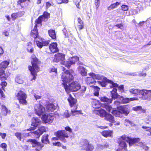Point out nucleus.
I'll list each match as a JSON object with an SVG mask.
<instances>
[{
	"label": "nucleus",
	"instance_id": "7ed1b4c3",
	"mask_svg": "<svg viewBox=\"0 0 151 151\" xmlns=\"http://www.w3.org/2000/svg\"><path fill=\"white\" fill-rule=\"evenodd\" d=\"M129 91L132 94L142 95L141 98L142 99L148 101H151V90L131 88L129 89Z\"/></svg>",
	"mask_w": 151,
	"mask_h": 151
},
{
	"label": "nucleus",
	"instance_id": "473e14b6",
	"mask_svg": "<svg viewBox=\"0 0 151 151\" xmlns=\"http://www.w3.org/2000/svg\"><path fill=\"white\" fill-rule=\"evenodd\" d=\"M80 73L82 76H85L87 75V71L85 68L82 66H79L78 68Z\"/></svg>",
	"mask_w": 151,
	"mask_h": 151
},
{
	"label": "nucleus",
	"instance_id": "4be33fe9",
	"mask_svg": "<svg viewBox=\"0 0 151 151\" xmlns=\"http://www.w3.org/2000/svg\"><path fill=\"white\" fill-rule=\"evenodd\" d=\"M49 17L50 14L46 12H45L43 13L42 16L40 17L38 19L36 20V23L40 24L41 22L44 19H47Z\"/></svg>",
	"mask_w": 151,
	"mask_h": 151
},
{
	"label": "nucleus",
	"instance_id": "09e8293b",
	"mask_svg": "<svg viewBox=\"0 0 151 151\" xmlns=\"http://www.w3.org/2000/svg\"><path fill=\"white\" fill-rule=\"evenodd\" d=\"M113 87L114 88H115L116 87H117L118 89L120 91V92H122L124 91V87L123 85H121L119 86H118H118L116 87Z\"/></svg>",
	"mask_w": 151,
	"mask_h": 151
},
{
	"label": "nucleus",
	"instance_id": "338daca9",
	"mask_svg": "<svg viewBox=\"0 0 151 151\" xmlns=\"http://www.w3.org/2000/svg\"><path fill=\"white\" fill-rule=\"evenodd\" d=\"M24 11L20 12L17 13L18 14V17H20L22 16L24 14Z\"/></svg>",
	"mask_w": 151,
	"mask_h": 151
},
{
	"label": "nucleus",
	"instance_id": "412c9836",
	"mask_svg": "<svg viewBox=\"0 0 151 151\" xmlns=\"http://www.w3.org/2000/svg\"><path fill=\"white\" fill-rule=\"evenodd\" d=\"M29 134H31L30 132L28 133L17 132L15 133V135L20 140L23 141L25 137L30 135Z\"/></svg>",
	"mask_w": 151,
	"mask_h": 151
},
{
	"label": "nucleus",
	"instance_id": "603ef678",
	"mask_svg": "<svg viewBox=\"0 0 151 151\" xmlns=\"http://www.w3.org/2000/svg\"><path fill=\"white\" fill-rule=\"evenodd\" d=\"M95 4L96 6V9H97L99 6L100 0H95Z\"/></svg>",
	"mask_w": 151,
	"mask_h": 151
},
{
	"label": "nucleus",
	"instance_id": "39448f33",
	"mask_svg": "<svg viewBox=\"0 0 151 151\" xmlns=\"http://www.w3.org/2000/svg\"><path fill=\"white\" fill-rule=\"evenodd\" d=\"M81 146V149L86 151H92L94 149L93 145L86 140L83 141Z\"/></svg>",
	"mask_w": 151,
	"mask_h": 151
},
{
	"label": "nucleus",
	"instance_id": "bb28decb",
	"mask_svg": "<svg viewBox=\"0 0 151 151\" xmlns=\"http://www.w3.org/2000/svg\"><path fill=\"white\" fill-rule=\"evenodd\" d=\"M118 109L120 111L122 115L124 114L125 115H127L129 112V109L125 106L119 107Z\"/></svg>",
	"mask_w": 151,
	"mask_h": 151
},
{
	"label": "nucleus",
	"instance_id": "4c0bfd02",
	"mask_svg": "<svg viewBox=\"0 0 151 151\" xmlns=\"http://www.w3.org/2000/svg\"><path fill=\"white\" fill-rule=\"evenodd\" d=\"M48 135L45 134L42 136V143L45 144L49 143V141L48 139Z\"/></svg>",
	"mask_w": 151,
	"mask_h": 151
},
{
	"label": "nucleus",
	"instance_id": "c03bdc74",
	"mask_svg": "<svg viewBox=\"0 0 151 151\" xmlns=\"http://www.w3.org/2000/svg\"><path fill=\"white\" fill-rule=\"evenodd\" d=\"M94 95L96 96H98L99 95V92L100 88L97 86H94Z\"/></svg>",
	"mask_w": 151,
	"mask_h": 151
},
{
	"label": "nucleus",
	"instance_id": "5701e85b",
	"mask_svg": "<svg viewBox=\"0 0 151 151\" xmlns=\"http://www.w3.org/2000/svg\"><path fill=\"white\" fill-rule=\"evenodd\" d=\"M94 112L100 116L101 117H105L107 113L104 110L101 109H98L95 110Z\"/></svg>",
	"mask_w": 151,
	"mask_h": 151
},
{
	"label": "nucleus",
	"instance_id": "c756f323",
	"mask_svg": "<svg viewBox=\"0 0 151 151\" xmlns=\"http://www.w3.org/2000/svg\"><path fill=\"white\" fill-rule=\"evenodd\" d=\"M101 134L104 137H113V132L111 130H105L103 131Z\"/></svg>",
	"mask_w": 151,
	"mask_h": 151
},
{
	"label": "nucleus",
	"instance_id": "e2e57ef3",
	"mask_svg": "<svg viewBox=\"0 0 151 151\" xmlns=\"http://www.w3.org/2000/svg\"><path fill=\"white\" fill-rule=\"evenodd\" d=\"M0 135L2 139H4L5 138L6 135V134L5 133H3L0 132Z\"/></svg>",
	"mask_w": 151,
	"mask_h": 151
},
{
	"label": "nucleus",
	"instance_id": "0eeeda50",
	"mask_svg": "<svg viewBox=\"0 0 151 151\" xmlns=\"http://www.w3.org/2000/svg\"><path fill=\"white\" fill-rule=\"evenodd\" d=\"M16 97L20 103L22 104H26L27 102L26 99L27 95L23 91H19L16 95Z\"/></svg>",
	"mask_w": 151,
	"mask_h": 151
},
{
	"label": "nucleus",
	"instance_id": "7c9ffc66",
	"mask_svg": "<svg viewBox=\"0 0 151 151\" xmlns=\"http://www.w3.org/2000/svg\"><path fill=\"white\" fill-rule=\"evenodd\" d=\"M69 96L68 99V100L71 106H72L76 104L77 102V100L76 99L73 98L71 96V95L69 94Z\"/></svg>",
	"mask_w": 151,
	"mask_h": 151
},
{
	"label": "nucleus",
	"instance_id": "49530a36",
	"mask_svg": "<svg viewBox=\"0 0 151 151\" xmlns=\"http://www.w3.org/2000/svg\"><path fill=\"white\" fill-rule=\"evenodd\" d=\"M62 116L65 118H68L70 116V114L68 112V111L67 110L65 111L62 114Z\"/></svg>",
	"mask_w": 151,
	"mask_h": 151
},
{
	"label": "nucleus",
	"instance_id": "ea45409f",
	"mask_svg": "<svg viewBox=\"0 0 151 151\" xmlns=\"http://www.w3.org/2000/svg\"><path fill=\"white\" fill-rule=\"evenodd\" d=\"M99 99L101 101L106 102L109 103H111L112 101L111 99H109L105 96L100 97Z\"/></svg>",
	"mask_w": 151,
	"mask_h": 151
},
{
	"label": "nucleus",
	"instance_id": "37998d69",
	"mask_svg": "<svg viewBox=\"0 0 151 151\" xmlns=\"http://www.w3.org/2000/svg\"><path fill=\"white\" fill-rule=\"evenodd\" d=\"M132 110L135 111H141L143 112L144 111L141 106H138L134 107L132 108Z\"/></svg>",
	"mask_w": 151,
	"mask_h": 151
},
{
	"label": "nucleus",
	"instance_id": "8fccbe9b",
	"mask_svg": "<svg viewBox=\"0 0 151 151\" xmlns=\"http://www.w3.org/2000/svg\"><path fill=\"white\" fill-rule=\"evenodd\" d=\"M129 9L128 6L125 5H123L121 7V9L123 11H127Z\"/></svg>",
	"mask_w": 151,
	"mask_h": 151
},
{
	"label": "nucleus",
	"instance_id": "20e7f679",
	"mask_svg": "<svg viewBox=\"0 0 151 151\" xmlns=\"http://www.w3.org/2000/svg\"><path fill=\"white\" fill-rule=\"evenodd\" d=\"M122 138L123 139H126L129 141V146L132 145L135 146V145H137V146L142 147L145 150L148 149L147 147L146 146L144 143L140 141V139L139 138H132L129 137H127L124 135L123 136Z\"/></svg>",
	"mask_w": 151,
	"mask_h": 151
},
{
	"label": "nucleus",
	"instance_id": "13d9d810",
	"mask_svg": "<svg viewBox=\"0 0 151 151\" xmlns=\"http://www.w3.org/2000/svg\"><path fill=\"white\" fill-rule=\"evenodd\" d=\"M0 95L1 96V99H2L3 98H5V95L4 94L3 91L1 90V89L0 88Z\"/></svg>",
	"mask_w": 151,
	"mask_h": 151
},
{
	"label": "nucleus",
	"instance_id": "c9c22d12",
	"mask_svg": "<svg viewBox=\"0 0 151 151\" xmlns=\"http://www.w3.org/2000/svg\"><path fill=\"white\" fill-rule=\"evenodd\" d=\"M111 113L116 116L121 117L122 116V115L120 111H117L114 109V110H113V111L111 112Z\"/></svg>",
	"mask_w": 151,
	"mask_h": 151
},
{
	"label": "nucleus",
	"instance_id": "052dcab7",
	"mask_svg": "<svg viewBox=\"0 0 151 151\" xmlns=\"http://www.w3.org/2000/svg\"><path fill=\"white\" fill-rule=\"evenodd\" d=\"M142 128L143 129H146V131H148L150 132V133H151V128L149 127H146L145 126H142Z\"/></svg>",
	"mask_w": 151,
	"mask_h": 151
},
{
	"label": "nucleus",
	"instance_id": "f704fd0d",
	"mask_svg": "<svg viewBox=\"0 0 151 151\" xmlns=\"http://www.w3.org/2000/svg\"><path fill=\"white\" fill-rule=\"evenodd\" d=\"M105 119L109 121L110 122L114 123V118L111 114L107 113L105 117Z\"/></svg>",
	"mask_w": 151,
	"mask_h": 151
},
{
	"label": "nucleus",
	"instance_id": "c85d7f7f",
	"mask_svg": "<svg viewBox=\"0 0 151 151\" xmlns=\"http://www.w3.org/2000/svg\"><path fill=\"white\" fill-rule=\"evenodd\" d=\"M46 109L47 111L52 112L56 109V106L53 104L49 103L46 105Z\"/></svg>",
	"mask_w": 151,
	"mask_h": 151
},
{
	"label": "nucleus",
	"instance_id": "de8ad7c7",
	"mask_svg": "<svg viewBox=\"0 0 151 151\" xmlns=\"http://www.w3.org/2000/svg\"><path fill=\"white\" fill-rule=\"evenodd\" d=\"M49 71L50 73L54 72L55 74L57 73V69L54 67H52L49 68Z\"/></svg>",
	"mask_w": 151,
	"mask_h": 151
},
{
	"label": "nucleus",
	"instance_id": "9d476101",
	"mask_svg": "<svg viewBox=\"0 0 151 151\" xmlns=\"http://www.w3.org/2000/svg\"><path fill=\"white\" fill-rule=\"evenodd\" d=\"M34 109L35 114L39 116H40L45 112V108L40 104H35Z\"/></svg>",
	"mask_w": 151,
	"mask_h": 151
},
{
	"label": "nucleus",
	"instance_id": "a18cd8bd",
	"mask_svg": "<svg viewBox=\"0 0 151 151\" xmlns=\"http://www.w3.org/2000/svg\"><path fill=\"white\" fill-rule=\"evenodd\" d=\"M124 124L126 126H128L129 124H130L132 126H134L135 125L134 123L130 121L128 119H125Z\"/></svg>",
	"mask_w": 151,
	"mask_h": 151
},
{
	"label": "nucleus",
	"instance_id": "6ab92c4d",
	"mask_svg": "<svg viewBox=\"0 0 151 151\" xmlns=\"http://www.w3.org/2000/svg\"><path fill=\"white\" fill-rule=\"evenodd\" d=\"M85 82L88 85H91L95 84L97 82L94 80L93 77L90 76L86 77L85 79Z\"/></svg>",
	"mask_w": 151,
	"mask_h": 151
},
{
	"label": "nucleus",
	"instance_id": "1a4fd4ad",
	"mask_svg": "<svg viewBox=\"0 0 151 151\" xmlns=\"http://www.w3.org/2000/svg\"><path fill=\"white\" fill-rule=\"evenodd\" d=\"M41 119L44 123L49 124L53 122L54 116L52 114H44L42 115Z\"/></svg>",
	"mask_w": 151,
	"mask_h": 151
},
{
	"label": "nucleus",
	"instance_id": "bf43d9fd",
	"mask_svg": "<svg viewBox=\"0 0 151 151\" xmlns=\"http://www.w3.org/2000/svg\"><path fill=\"white\" fill-rule=\"evenodd\" d=\"M34 96L36 100L40 99L41 98V96L35 94H34Z\"/></svg>",
	"mask_w": 151,
	"mask_h": 151
},
{
	"label": "nucleus",
	"instance_id": "6e6d98bb",
	"mask_svg": "<svg viewBox=\"0 0 151 151\" xmlns=\"http://www.w3.org/2000/svg\"><path fill=\"white\" fill-rule=\"evenodd\" d=\"M0 147L4 149H5L7 148V145L4 143H3L0 145Z\"/></svg>",
	"mask_w": 151,
	"mask_h": 151
},
{
	"label": "nucleus",
	"instance_id": "9b49d317",
	"mask_svg": "<svg viewBox=\"0 0 151 151\" xmlns=\"http://www.w3.org/2000/svg\"><path fill=\"white\" fill-rule=\"evenodd\" d=\"M54 60L55 62H60V63L65 66L66 62L65 61V55L61 53H57L55 55Z\"/></svg>",
	"mask_w": 151,
	"mask_h": 151
},
{
	"label": "nucleus",
	"instance_id": "4468645a",
	"mask_svg": "<svg viewBox=\"0 0 151 151\" xmlns=\"http://www.w3.org/2000/svg\"><path fill=\"white\" fill-rule=\"evenodd\" d=\"M88 75L90 76L93 77L94 79H96L97 80H101V81H107L110 82L109 80L106 77L104 76L101 75L99 74H95L93 73H90L88 74Z\"/></svg>",
	"mask_w": 151,
	"mask_h": 151
},
{
	"label": "nucleus",
	"instance_id": "f8f14e48",
	"mask_svg": "<svg viewBox=\"0 0 151 151\" xmlns=\"http://www.w3.org/2000/svg\"><path fill=\"white\" fill-rule=\"evenodd\" d=\"M27 141L31 143L32 147H35L36 151H40L43 147V145H42L39 142L35 139H28Z\"/></svg>",
	"mask_w": 151,
	"mask_h": 151
},
{
	"label": "nucleus",
	"instance_id": "f03ea898",
	"mask_svg": "<svg viewBox=\"0 0 151 151\" xmlns=\"http://www.w3.org/2000/svg\"><path fill=\"white\" fill-rule=\"evenodd\" d=\"M31 61L32 66H29L28 69L31 72L32 76L30 80H35L36 78L37 73L40 71V68L38 65L39 61L34 55H32L31 57Z\"/></svg>",
	"mask_w": 151,
	"mask_h": 151
},
{
	"label": "nucleus",
	"instance_id": "680f3d73",
	"mask_svg": "<svg viewBox=\"0 0 151 151\" xmlns=\"http://www.w3.org/2000/svg\"><path fill=\"white\" fill-rule=\"evenodd\" d=\"M1 85L2 86V88L3 90H4V86L5 87L6 86L7 83L6 82H1Z\"/></svg>",
	"mask_w": 151,
	"mask_h": 151
},
{
	"label": "nucleus",
	"instance_id": "dca6fc26",
	"mask_svg": "<svg viewBox=\"0 0 151 151\" xmlns=\"http://www.w3.org/2000/svg\"><path fill=\"white\" fill-rule=\"evenodd\" d=\"M41 122L40 120L38 118L34 117L32 120V123L31 125L34 126V127H31L27 130L31 131L35 129V127L38 126L41 123Z\"/></svg>",
	"mask_w": 151,
	"mask_h": 151
},
{
	"label": "nucleus",
	"instance_id": "774afa93",
	"mask_svg": "<svg viewBox=\"0 0 151 151\" xmlns=\"http://www.w3.org/2000/svg\"><path fill=\"white\" fill-rule=\"evenodd\" d=\"M65 129L66 131H68L70 132H72V129L69 127H66L65 128Z\"/></svg>",
	"mask_w": 151,
	"mask_h": 151
},
{
	"label": "nucleus",
	"instance_id": "0e129e2a",
	"mask_svg": "<svg viewBox=\"0 0 151 151\" xmlns=\"http://www.w3.org/2000/svg\"><path fill=\"white\" fill-rule=\"evenodd\" d=\"M84 27V24H78V27L79 30H81L83 29Z\"/></svg>",
	"mask_w": 151,
	"mask_h": 151
},
{
	"label": "nucleus",
	"instance_id": "6e6552de",
	"mask_svg": "<svg viewBox=\"0 0 151 151\" xmlns=\"http://www.w3.org/2000/svg\"><path fill=\"white\" fill-rule=\"evenodd\" d=\"M124 135L125 136L127 137H129L128 136H127L124 134L122 135L121 137V138L119 139L118 143H119V149H124V150H127V145L125 141L127 142L128 143H129V140H127L126 139H123L122 138V137ZM117 150V151H120V150Z\"/></svg>",
	"mask_w": 151,
	"mask_h": 151
},
{
	"label": "nucleus",
	"instance_id": "cd10ccee",
	"mask_svg": "<svg viewBox=\"0 0 151 151\" xmlns=\"http://www.w3.org/2000/svg\"><path fill=\"white\" fill-rule=\"evenodd\" d=\"M35 26L34 27L33 29L32 30L31 33V36L35 39L38 37V32L37 29V24H38L35 22Z\"/></svg>",
	"mask_w": 151,
	"mask_h": 151
},
{
	"label": "nucleus",
	"instance_id": "b1692460",
	"mask_svg": "<svg viewBox=\"0 0 151 151\" xmlns=\"http://www.w3.org/2000/svg\"><path fill=\"white\" fill-rule=\"evenodd\" d=\"M117 90L116 88H114L111 91V96L112 99H119L121 96L118 94L117 93Z\"/></svg>",
	"mask_w": 151,
	"mask_h": 151
},
{
	"label": "nucleus",
	"instance_id": "f257e3e1",
	"mask_svg": "<svg viewBox=\"0 0 151 151\" xmlns=\"http://www.w3.org/2000/svg\"><path fill=\"white\" fill-rule=\"evenodd\" d=\"M73 78V75L69 71L66 70L65 72L62 73L61 76L62 81L64 88L67 93H68L69 91H76L81 88L80 84L77 81L72 82L68 86L67 83H70Z\"/></svg>",
	"mask_w": 151,
	"mask_h": 151
},
{
	"label": "nucleus",
	"instance_id": "4d7b16f0",
	"mask_svg": "<svg viewBox=\"0 0 151 151\" xmlns=\"http://www.w3.org/2000/svg\"><path fill=\"white\" fill-rule=\"evenodd\" d=\"M45 5L46 9H47L51 6L52 5V4L50 2H46L45 3Z\"/></svg>",
	"mask_w": 151,
	"mask_h": 151
},
{
	"label": "nucleus",
	"instance_id": "5fc2aeb1",
	"mask_svg": "<svg viewBox=\"0 0 151 151\" xmlns=\"http://www.w3.org/2000/svg\"><path fill=\"white\" fill-rule=\"evenodd\" d=\"M27 50L28 52H32L34 51V49L31 47H27Z\"/></svg>",
	"mask_w": 151,
	"mask_h": 151
},
{
	"label": "nucleus",
	"instance_id": "423d86ee",
	"mask_svg": "<svg viewBox=\"0 0 151 151\" xmlns=\"http://www.w3.org/2000/svg\"><path fill=\"white\" fill-rule=\"evenodd\" d=\"M55 135L64 142H66L65 138H67L68 137V134L64 130L58 131L55 132Z\"/></svg>",
	"mask_w": 151,
	"mask_h": 151
},
{
	"label": "nucleus",
	"instance_id": "ddd939ff",
	"mask_svg": "<svg viewBox=\"0 0 151 151\" xmlns=\"http://www.w3.org/2000/svg\"><path fill=\"white\" fill-rule=\"evenodd\" d=\"M79 59V58L77 56L70 58L66 61V63L65 64V66L69 68L71 65L75 64L76 62Z\"/></svg>",
	"mask_w": 151,
	"mask_h": 151
},
{
	"label": "nucleus",
	"instance_id": "864d4df0",
	"mask_svg": "<svg viewBox=\"0 0 151 151\" xmlns=\"http://www.w3.org/2000/svg\"><path fill=\"white\" fill-rule=\"evenodd\" d=\"M11 17L13 20H15L17 17H18V14L17 13H13L11 15Z\"/></svg>",
	"mask_w": 151,
	"mask_h": 151
},
{
	"label": "nucleus",
	"instance_id": "3c124183",
	"mask_svg": "<svg viewBox=\"0 0 151 151\" xmlns=\"http://www.w3.org/2000/svg\"><path fill=\"white\" fill-rule=\"evenodd\" d=\"M71 112L73 114V115H75L79 114H81V111H78L76 110H72Z\"/></svg>",
	"mask_w": 151,
	"mask_h": 151
},
{
	"label": "nucleus",
	"instance_id": "a19ab883",
	"mask_svg": "<svg viewBox=\"0 0 151 151\" xmlns=\"http://www.w3.org/2000/svg\"><path fill=\"white\" fill-rule=\"evenodd\" d=\"M49 35L50 37L52 39H55L56 38V36L55 31L54 30L50 29L48 31Z\"/></svg>",
	"mask_w": 151,
	"mask_h": 151
},
{
	"label": "nucleus",
	"instance_id": "58836bf2",
	"mask_svg": "<svg viewBox=\"0 0 151 151\" xmlns=\"http://www.w3.org/2000/svg\"><path fill=\"white\" fill-rule=\"evenodd\" d=\"M102 107L105 108L107 111L109 112H112L114 109L109 104H102Z\"/></svg>",
	"mask_w": 151,
	"mask_h": 151
},
{
	"label": "nucleus",
	"instance_id": "72a5a7b5",
	"mask_svg": "<svg viewBox=\"0 0 151 151\" xmlns=\"http://www.w3.org/2000/svg\"><path fill=\"white\" fill-rule=\"evenodd\" d=\"M9 64V62L7 60H5L3 61L0 64V69H2V68L4 69L7 68L8 65Z\"/></svg>",
	"mask_w": 151,
	"mask_h": 151
},
{
	"label": "nucleus",
	"instance_id": "e433bc0d",
	"mask_svg": "<svg viewBox=\"0 0 151 151\" xmlns=\"http://www.w3.org/2000/svg\"><path fill=\"white\" fill-rule=\"evenodd\" d=\"M120 4V3L118 2H116L115 3L111 4L108 7L107 9L110 10H112L117 7Z\"/></svg>",
	"mask_w": 151,
	"mask_h": 151
},
{
	"label": "nucleus",
	"instance_id": "69168bd1",
	"mask_svg": "<svg viewBox=\"0 0 151 151\" xmlns=\"http://www.w3.org/2000/svg\"><path fill=\"white\" fill-rule=\"evenodd\" d=\"M132 14L135 15L137 14V12L136 9H131V10Z\"/></svg>",
	"mask_w": 151,
	"mask_h": 151
},
{
	"label": "nucleus",
	"instance_id": "2eb2a0df",
	"mask_svg": "<svg viewBox=\"0 0 151 151\" xmlns=\"http://www.w3.org/2000/svg\"><path fill=\"white\" fill-rule=\"evenodd\" d=\"M36 43L37 46L41 48L43 46L47 45L49 43V41L43 39L38 38L36 41Z\"/></svg>",
	"mask_w": 151,
	"mask_h": 151
},
{
	"label": "nucleus",
	"instance_id": "2f4dec72",
	"mask_svg": "<svg viewBox=\"0 0 151 151\" xmlns=\"http://www.w3.org/2000/svg\"><path fill=\"white\" fill-rule=\"evenodd\" d=\"M10 112V111L5 106H1V112L2 115L6 116Z\"/></svg>",
	"mask_w": 151,
	"mask_h": 151
},
{
	"label": "nucleus",
	"instance_id": "a878e982",
	"mask_svg": "<svg viewBox=\"0 0 151 151\" xmlns=\"http://www.w3.org/2000/svg\"><path fill=\"white\" fill-rule=\"evenodd\" d=\"M57 46V44L56 42H53L50 44L49 48L52 52H55L58 50Z\"/></svg>",
	"mask_w": 151,
	"mask_h": 151
},
{
	"label": "nucleus",
	"instance_id": "a211bd4d",
	"mask_svg": "<svg viewBox=\"0 0 151 151\" xmlns=\"http://www.w3.org/2000/svg\"><path fill=\"white\" fill-rule=\"evenodd\" d=\"M46 130L45 127L44 126H42L40 127L39 129L36 131L34 132H30L31 134L34 133L35 134H36L37 136L36 137L37 138L39 137L41 135L43 132H46Z\"/></svg>",
	"mask_w": 151,
	"mask_h": 151
},
{
	"label": "nucleus",
	"instance_id": "79ce46f5",
	"mask_svg": "<svg viewBox=\"0 0 151 151\" xmlns=\"http://www.w3.org/2000/svg\"><path fill=\"white\" fill-rule=\"evenodd\" d=\"M119 99H120V102L121 103H127L130 101L129 98H124L122 96H121Z\"/></svg>",
	"mask_w": 151,
	"mask_h": 151
},
{
	"label": "nucleus",
	"instance_id": "f3484780",
	"mask_svg": "<svg viewBox=\"0 0 151 151\" xmlns=\"http://www.w3.org/2000/svg\"><path fill=\"white\" fill-rule=\"evenodd\" d=\"M102 81V82L100 81H98L97 82L99 84L101 85L103 87H106V85H107V83L109 84V85L110 86L111 88H112V87H116L118 86V84L117 83H114L113 81L110 80L109 81L110 82L107 81Z\"/></svg>",
	"mask_w": 151,
	"mask_h": 151
},
{
	"label": "nucleus",
	"instance_id": "aec40b11",
	"mask_svg": "<svg viewBox=\"0 0 151 151\" xmlns=\"http://www.w3.org/2000/svg\"><path fill=\"white\" fill-rule=\"evenodd\" d=\"M26 78L20 75H17L15 78V81L19 84L23 83L26 80Z\"/></svg>",
	"mask_w": 151,
	"mask_h": 151
},
{
	"label": "nucleus",
	"instance_id": "393cba45",
	"mask_svg": "<svg viewBox=\"0 0 151 151\" xmlns=\"http://www.w3.org/2000/svg\"><path fill=\"white\" fill-rule=\"evenodd\" d=\"M91 103L92 106L94 108H96V109L102 107V104H101L99 101L96 99H93Z\"/></svg>",
	"mask_w": 151,
	"mask_h": 151
}]
</instances>
